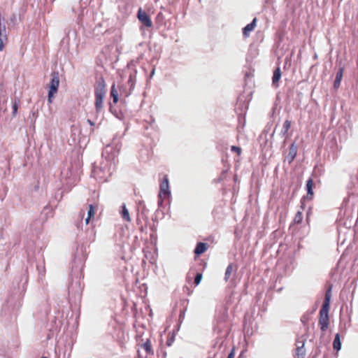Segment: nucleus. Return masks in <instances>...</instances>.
<instances>
[{"instance_id":"72a5a7b5","label":"nucleus","mask_w":358,"mask_h":358,"mask_svg":"<svg viewBox=\"0 0 358 358\" xmlns=\"http://www.w3.org/2000/svg\"><path fill=\"white\" fill-rule=\"evenodd\" d=\"M167 345H171V341H167Z\"/></svg>"},{"instance_id":"4be33fe9","label":"nucleus","mask_w":358,"mask_h":358,"mask_svg":"<svg viewBox=\"0 0 358 358\" xmlns=\"http://www.w3.org/2000/svg\"><path fill=\"white\" fill-rule=\"evenodd\" d=\"M142 346L148 355H153L154 354V352L152 350L151 343L149 340H147V341L145 342Z\"/></svg>"},{"instance_id":"5701e85b","label":"nucleus","mask_w":358,"mask_h":358,"mask_svg":"<svg viewBox=\"0 0 358 358\" xmlns=\"http://www.w3.org/2000/svg\"><path fill=\"white\" fill-rule=\"evenodd\" d=\"M94 207L92 204H90L89 206V209L87 211V217L85 219L86 224H87L89 223L90 218L94 217Z\"/></svg>"},{"instance_id":"2eb2a0df","label":"nucleus","mask_w":358,"mask_h":358,"mask_svg":"<svg viewBox=\"0 0 358 358\" xmlns=\"http://www.w3.org/2000/svg\"><path fill=\"white\" fill-rule=\"evenodd\" d=\"M122 210L120 211L121 216L122 219L127 222H131V217L129 215V213L128 209L126 207V205L123 203L122 205Z\"/></svg>"},{"instance_id":"b1692460","label":"nucleus","mask_w":358,"mask_h":358,"mask_svg":"<svg viewBox=\"0 0 358 358\" xmlns=\"http://www.w3.org/2000/svg\"><path fill=\"white\" fill-rule=\"evenodd\" d=\"M20 101L18 99H15V100L13 101V116L15 117L17 115L18 106H19Z\"/></svg>"},{"instance_id":"a878e982","label":"nucleus","mask_w":358,"mask_h":358,"mask_svg":"<svg viewBox=\"0 0 358 358\" xmlns=\"http://www.w3.org/2000/svg\"><path fill=\"white\" fill-rule=\"evenodd\" d=\"M201 279H202V274L200 273H198L194 278L195 285H198L201 282Z\"/></svg>"},{"instance_id":"9d476101","label":"nucleus","mask_w":358,"mask_h":358,"mask_svg":"<svg viewBox=\"0 0 358 358\" xmlns=\"http://www.w3.org/2000/svg\"><path fill=\"white\" fill-rule=\"evenodd\" d=\"M313 180L311 178H310L306 182V191H307V199H312L313 197Z\"/></svg>"},{"instance_id":"7ed1b4c3","label":"nucleus","mask_w":358,"mask_h":358,"mask_svg":"<svg viewBox=\"0 0 358 358\" xmlns=\"http://www.w3.org/2000/svg\"><path fill=\"white\" fill-rule=\"evenodd\" d=\"M329 308L322 307L320 310V319L319 324L320 325V329L322 331H324L328 328L329 324Z\"/></svg>"},{"instance_id":"1a4fd4ad","label":"nucleus","mask_w":358,"mask_h":358,"mask_svg":"<svg viewBox=\"0 0 358 358\" xmlns=\"http://www.w3.org/2000/svg\"><path fill=\"white\" fill-rule=\"evenodd\" d=\"M69 170H66V171H62V180H64V178H65L66 180V184L67 185H69V186H71L73 185L75 182H76V176L74 175H73L71 173H70V176H69Z\"/></svg>"},{"instance_id":"393cba45","label":"nucleus","mask_w":358,"mask_h":358,"mask_svg":"<svg viewBox=\"0 0 358 358\" xmlns=\"http://www.w3.org/2000/svg\"><path fill=\"white\" fill-rule=\"evenodd\" d=\"M82 268H83V266L80 264V266H79L78 268L73 267L72 268V272L73 273L74 275H79L80 277L81 275H82Z\"/></svg>"},{"instance_id":"bb28decb","label":"nucleus","mask_w":358,"mask_h":358,"mask_svg":"<svg viewBox=\"0 0 358 358\" xmlns=\"http://www.w3.org/2000/svg\"><path fill=\"white\" fill-rule=\"evenodd\" d=\"M302 220V214L301 212L298 211L294 217V222L296 223H300Z\"/></svg>"},{"instance_id":"9b49d317","label":"nucleus","mask_w":358,"mask_h":358,"mask_svg":"<svg viewBox=\"0 0 358 358\" xmlns=\"http://www.w3.org/2000/svg\"><path fill=\"white\" fill-rule=\"evenodd\" d=\"M257 19L254 18L252 21L248 24L243 29V34L244 36H248L250 31H252L256 26Z\"/></svg>"},{"instance_id":"6e6552de","label":"nucleus","mask_w":358,"mask_h":358,"mask_svg":"<svg viewBox=\"0 0 358 358\" xmlns=\"http://www.w3.org/2000/svg\"><path fill=\"white\" fill-rule=\"evenodd\" d=\"M296 154H297V146L294 143H292L289 146V153H288L287 156L286 157V159H285L287 161L289 164H290L294 161V158L296 156Z\"/></svg>"},{"instance_id":"f3484780","label":"nucleus","mask_w":358,"mask_h":358,"mask_svg":"<svg viewBox=\"0 0 358 358\" xmlns=\"http://www.w3.org/2000/svg\"><path fill=\"white\" fill-rule=\"evenodd\" d=\"M291 127V122L288 120H286L282 125V130L280 131V135L283 137H287V132Z\"/></svg>"},{"instance_id":"f704fd0d","label":"nucleus","mask_w":358,"mask_h":358,"mask_svg":"<svg viewBox=\"0 0 358 358\" xmlns=\"http://www.w3.org/2000/svg\"><path fill=\"white\" fill-rule=\"evenodd\" d=\"M72 287H73V285H71V286L70 287H69V291L71 290V289L72 288Z\"/></svg>"},{"instance_id":"6ab92c4d","label":"nucleus","mask_w":358,"mask_h":358,"mask_svg":"<svg viewBox=\"0 0 358 358\" xmlns=\"http://www.w3.org/2000/svg\"><path fill=\"white\" fill-rule=\"evenodd\" d=\"M331 297V288L329 287L326 292L324 301L322 304V307L329 308V302H330Z\"/></svg>"},{"instance_id":"dca6fc26","label":"nucleus","mask_w":358,"mask_h":358,"mask_svg":"<svg viewBox=\"0 0 358 358\" xmlns=\"http://www.w3.org/2000/svg\"><path fill=\"white\" fill-rule=\"evenodd\" d=\"M343 68H340L338 69V72L336 73V79H335L334 83V87L335 88H338L341 85V80L343 78Z\"/></svg>"},{"instance_id":"4468645a","label":"nucleus","mask_w":358,"mask_h":358,"mask_svg":"<svg viewBox=\"0 0 358 358\" xmlns=\"http://www.w3.org/2000/svg\"><path fill=\"white\" fill-rule=\"evenodd\" d=\"M208 248L207 244L205 243L199 242L196 244V246L194 249V253L196 255H200L203 253Z\"/></svg>"},{"instance_id":"0eeeda50","label":"nucleus","mask_w":358,"mask_h":358,"mask_svg":"<svg viewBox=\"0 0 358 358\" xmlns=\"http://www.w3.org/2000/svg\"><path fill=\"white\" fill-rule=\"evenodd\" d=\"M159 187H160L159 196H162V195L164 196L170 195L169 180L166 176H165L163 180L160 183Z\"/></svg>"},{"instance_id":"39448f33","label":"nucleus","mask_w":358,"mask_h":358,"mask_svg":"<svg viewBox=\"0 0 358 358\" xmlns=\"http://www.w3.org/2000/svg\"><path fill=\"white\" fill-rule=\"evenodd\" d=\"M137 17L141 23H142L146 27H151L152 26V22L148 15V14L143 11L141 8H140L137 13Z\"/></svg>"},{"instance_id":"aec40b11","label":"nucleus","mask_w":358,"mask_h":358,"mask_svg":"<svg viewBox=\"0 0 358 358\" xmlns=\"http://www.w3.org/2000/svg\"><path fill=\"white\" fill-rule=\"evenodd\" d=\"M333 348L336 351H339L341 348V342L339 334H336L335 335V338L333 341Z\"/></svg>"},{"instance_id":"f257e3e1","label":"nucleus","mask_w":358,"mask_h":358,"mask_svg":"<svg viewBox=\"0 0 358 358\" xmlns=\"http://www.w3.org/2000/svg\"><path fill=\"white\" fill-rule=\"evenodd\" d=\"M120 150L118 144L106 145L102 151L103 162L94 167L92 176L100 182H106L115 169Z\"/></svg>"},{"instance_id":"473e14b6","label":"nucleus","mask_w":358,"mask_h":358,"mask_svg":"<svg viewBox=\"0 0 358 358\" xmlns=\"http://www.w3.org/2000/svg\"><path fill=\"white\" fill-rule=\"evenodd\" d=\"M301 342H303V341H297V342H296V346H297V345H301Z\"/></svg>"},{"instance_id":"c756f323","label":"nucleus","mask_w":358,"mask_h":358,"mask_svg":"<svg viewBox=\"0 0 358 358\" xmlns=\"http://www.w3.org/2000/svg\"><path fill=\"white\" fill-rule=\"evenodd\" d=\"M31 115H32V116H33V119H32V120H31V121L34 122V121H35V120H36V117H37V113H36V112H35V111H32V112H31Z\"/></svg>"},{"instance_id":"c9c22d12","label":"nucleus","mask_w":358,"mask_h":358,"mask_svg":"<svg viewBox=\"0 0 358 358\" xmlns=\"http://www.w3.org/2000/svg\"><path fill=\"white\" fill-rule=\"evenodd\" d=\"M41 358H47V357H41Z\"/></svg>"},{"instance_id":"412c9836","label":"nucleus","mask_w":358,"mask_h":358,"mask_svg":"<svg viewBox=\"0 0 358 358\" xmlns=\"http://www.w3.org/2000/svg\"><path fill=\"white\" fill-rule=\"evenodd\" d=\"M110 96L113 99V101L114 103H116L118 101V92L115 89V85L111 87L110 89Z\"/></svg>"},{"instance_id":"f8f14e48","label":"nucleus","mask_w":358,"mask_h":358,"mask_svg":"<svg viewBox=\"0 0 358 358\" xmlns=\"http://www.w3.org/2000/svg\"><path fill=\"white\" fill-rule=\"evenodd\" d=\"M136 71L134 70L132 72L129 74V78L127 82V84L129 87V93H131V90L134 89L135 83H136Z\"/></svg>"},{"instance_id":"c85d7f7f","label":"nucleus","mask_w":358,"mask_h":358,"mask_svg":"<svg viewBox=\"0 0 358 358\" xmlns=\"http://www.w3.org/2000/svg\"><path fill=\"white\" fill-rule=\"evenodd\" d=\"M55 94V93H50V92L48 91V101L49 103H52Z\"/></svg>"},{"instance_id":"20e7f679","label":"nucleus","mask_w":358,"mask_h":358,"mask_svg":"<svg viewBox=\"0 0 358 358\" xmlns=\"http://www.w3.org/2000/svg\"><path fill=\"white\" fill-rule=\"evenodd\" d=\"M236 276V268L232 264H229L225 271L224 280L226 282H229L231 285L235 284V277Z\"/></svg>"},{"instance_id":"a211bd4d","label":"nucleus","mask_w":358,"mask_h":358,"mask_svg":"<svg viewBox=\"0 0 358 358\" xmlns=\"http://www.w3.org/2000/svg\"><path fill=\"white\" fill-rule=\"evenodd\" d=\"M304 342H301V345H297L296 349V356L295 358H304L305 356V350L303 348Z\"/></svg>"},{"instance_id":"ddd939ff","label":"nucleus","mask_w":358,"mask_h":358,"mask_svg":"<svg viewBox=\"0 0 358 358\" xmlns=\"http://www.w3.org/2000/svg\"><path fill=\"white\" fill-rule=\"evenodd\" d=\"M280 78H281L280 69L279 67H278L274 70L273 74L272 84L273 86H275V87L278 86V81L280 80Z\"/></svg>"},{"instance_id":"423d86ee","label":"nucleus","mask_w":358,"mask_h":358,"mask_svg":"<svg viewBox=\"0 0 358 358\" xmlns=\"http://www.w3.org/2000/svg\"><path fill=\"white\" fill-rule=\"evenodd\" d=\"M59 85V78L57 72L52 73V78L50 82L49 91L50 93H57Z\"/></svg>"},{"instance_id":"7c9ffc66","label":"nucleus","mask_w":358,"mask_h":358,"mask_svg":"<svg viewBox=\"0 0 358 358\" xmlns=\"http://www.w3.org/2000/svg\"><path fill=\"white\" fill-rule=\"evenodd\" d=\"M227 358H234V350H231Z\"/></svg>"},{"instance_id":"2f4dec72","label":"nucleus","mask_w":358,"mask_h":358,"mask_svg":"<svg viewBox=\"0 0 358 358\" xmlns=\"http://www.w3.org/2000/svg\"><path fill=\"white\" fill-rule=\"evenodd\" d=\"M87 122L88 124L90 125V126H94V122L93 121H92L91 120H87Z\"/></svg>"},{"instance_id":"f03ea898","label":"nucleus","mask_w":358,"mask_h":358,"mask_svg":"<svg viewBox=\"0 0 358 358\" xmlns=\"http://www.w3.org/2000/svg\"><path fill=\"white\" fill-rule=\"evenodd\" d=\"M106 82L103 77H100L94 86V106L96 114L102 112L103 108V101L106 94Z\"/></svg>"},{"instance_id":"cd10ccee","label":"nucleus","mask_w":358,"mask_h":358,"mask_svg":"<svg viewBox=\"0 0 358 358\" xmlns=\"http://www.w3.org/2000/svg\"><path fill=\"white\" fill-rule=\"evenodd\" d=\"M231 150L232 152H236L238 155H240L241 153V148L238 146H235V145L231 146Z\"/></svg>"}]
</instances>
